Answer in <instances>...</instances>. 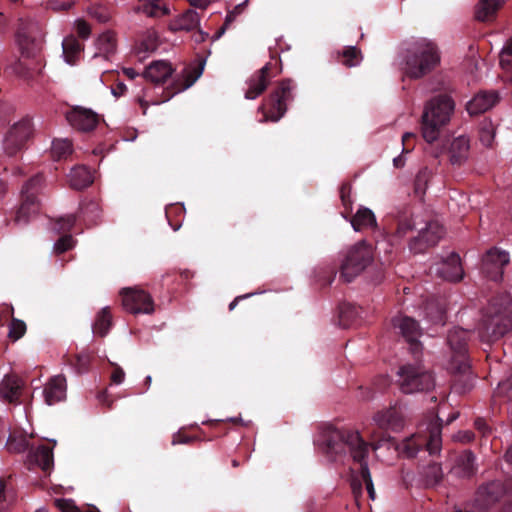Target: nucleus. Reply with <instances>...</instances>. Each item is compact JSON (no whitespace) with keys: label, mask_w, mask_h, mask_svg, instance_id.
<instances>
[{"label":"nucleus","mask_w":512,"mask_h":512,"mask_svg":"<svg viewBox=\"0 0 512 512\" xmlns=\"http://www.w3.org/2000/svg\"><path fill=\"white\" fill-rule=\"evenodd\" d=\"M440 63L437 45L429 39L419 38L409 43L405 56V74L418 79L432 71Z\"/></svg>","instance_id":"obj_1"},{"label":"nucleus","mask_w":512,"mask_h":512,"mask_svg":"<svg viewBox=\"0 0 512 512\" xmlns=\"http://www.w3.org/2000/svg\"><path fill=\"white\" fill-rule=\"evenodd\" d=\"M453 100L446 95L431 99L424 107L421 117V132L428 143L436 141L454 111Z\"/></svg>","instance_id":"obj_2"},{"label":"nucleus","mask_w":512,"mask_h":512,"mask_svg":"<svg viewBox=\"0 0 512 512\" xmlns=\"http://www.w3.org/2000/svg\"><path fill=\"white\" fill-rule=\"evenodd\" d=\"M512 329V299L506 297L486 308L479 334L483 341H492Z\"/></svg>","instance_id":"obj_3"},{"label":"nucleus","mask_w":512,"mask_h":512,"mask_svg":"<svg viewBox=\"0 0 512 512\" xmlns=\"http://www.w3.org/2000/svg\"><path fill=\"white\" fill-rule=\"evenodd\" d=\"M374 260L373 246L359 241L344 249L339 256V273L345 282H351L369 267Z\"/></svg>","instance_id":"obj_4"},{"label":"nucleus","mask_w":512,"mask_h":512,"mask_svg":"<svg viewBox=\"0 0 512 512\" xmlns=\"http://www.w3.org/2000/svg\"><path fill=\"white\" fill-rule=\"evenodd\" d=\"M292 89L290 81H282L269 98L258 107V112L263 116L259 121H279L287 110V102L292 99Z\"/></svg>","instance_id":"obj_5"},{"label":"nucleus","mask_w":512,"mask_h":512,"mask_svg":"<svg viewBox=\"0 0 512 512\" xmlns=\"http://www.w3.org/2000/svg\"><path fill=\"white\" fill-rule=\"evenodd\" d=\"M343 441L349 448L354 461L360 464V471L371 499L375 498L372 478L368 469L366 458L368 456V444L363 441L357 431H350L343 435Z\"/></svg>","instance_id":"obj_6"},{"label":"nucleus","mask_w":512,"mask_h":512,"mask_svg":"<svg viewBox=\"0 0 512 512\" xmlns=\"http://www.w3.org/2000/svg\"><path fill=\"white\" fill-rule=\"evenodd\" d=\"M398 374L401 391L405 394L429 391L434 387L432 374L421 366H404Z\"/></svg>","instance_id":"obj_7"},{"label":"nucleus","mask_w":512,"mask_h":512,"mask_svg":"<svg viewBox=\"0 0 512 512\" xmlns=\"http://www.w3.org/2000/svg\"><path fill=\"white\" fill-rule=\"evenodd\" d=\"M121 296L124 309L132 314H152L155 310L152 297L142 289L124 288Z\"/></svg>","instance_id":"obj_8"},{"label":"nucleus","mask_w":512,"mask_h":512,"mask_svg":"<svg viewBox=\"0 0 512 512\" xmlns=\"http://www.w3.org/2000/svg\"><path fill=\"white\" fill-rule=\"evenodd\" d=\"M447 339L451 349L457 353L459 358L457 361L454 359L451 361L450 369L459 373L466 372L469 369V365L465 357L468 332L461 328H454L449 332Z\"/></svg>","instance_id":"obj_9"},{"label":"nucleus","mask_w":512,"mask_h":512,"mask_svg":"<svg viewBox=\"0 0 512 512\" xmlns=\"http://www.w3.org/2000/svg\"><path fill=\"white\" fill-rule=\"evenodd\" d=\"M510 261L506 251L492 248L483 257L482 271L491 280L498 281L503 276V268Z\"/></svg>","instance_id":"obj_10"},{"label":"nucleus","mask_w":512,"mask_h":512,"mask_svg":"<svg viewBox=\"0 0 512 512\" xmlns=\"http://www.w3.org/2000/svg\"><path fill=\"white\" fill-rule=\"evenodd\" d=\"M32 132L30 120L24 119L14 124L4 139V149L8 155H14L28 140Z\"/></svg>","instance_id":"obj_11"},{"label":"nucleus","mask_w":512,"mask_h":512,"mask_svg":"<svg viewBox=\"0 0 512 512\" xmlns=\"http://www.w3.org/2000/svg\"><path fill=\"white\" fill-rule=\"evenodd\" d=\"M40 181V177H34L23 186L21 192L24 197V200L16 213V222L25 223L29 220L31 216L37 213L38 205L36 203L35 195L31 191L34 187L40 184Z\"/></svg>","instance_id":"obj_12"},{"label":"nucleus","mask_w":512,"mask_h":512,"mask_svg":"<svg viewBox=\"0 0 512 512\" xmlns=\"http://www.w3.org/2000/svg\"><path fill=\"white\" fill-rule=\"evenodd\" d=\"M67 121L77 130H93L99 121L98 115L91 109L77 106L66 114Z\"/></svg>","instance_id":"obj_13"},{"label":"nucleus","mask_w":512,"mask_h":512,"mask_svg":"<svg viewBox=\"0 0 512 512\" xmlns=\"http://www.w3.org/2000/svg\"><path fill=\"white\" fill-rule=\"evenodd\" d=\"M444 233V228L440 224L429 223L426 229L410 243V249L415 253H421L426 248L436 245Z\"/></svg>","instance_id":"obj_14"},{"label":"nucleus","mask_w":512,"mask_h":512,"mask_svg":"<svg viewBox=\"0 0 512 512\" xmlns=\"http://www.w3.org/2000/svg\"><path fill=\"white\" fill-rule=\"evenodd\" d=\"M373 422L380 429L400 431L404 427V416L398 407L391 406L375 413Z\"/></svg>","instance_id":"obj_15"},{"label":"nucleus","mask_w":512,"mask_h":512,"mask_svg":"<svg viewBox=\"0 0 512 512\" xmlns=\"http://www.w3.org/2000/svg\"><path fill=\"white\" fill-rule=\"evenodd\" d=\"M392 325L410 343L413 352L418 351L419 343L417 340L421 335V330L416 321L407 316H397L393 318Z\"/></svg>","instance_id":"obj_16"},{"label":"nucleus","mask_w":512,"mask_h":512,"mask_svg":"<svg viewBox=\"0 0 512 512\" xmlns=\"http://www.w3.org/2000/svg\"><path fill=\"white\" fill-rule=\"evenodd\" d=\"M269 71L270 63H267L246 81L247 87L244 92L246 99L254 100L265 91L271 79Z\"/></svg>","instance_id":"obj_17"},{"label":"nucleus","mask_w":512,"mask_h":512,"mask_svg":"<svg viewBox=\"0 0 512 512\" xmlns=\"http://www.w3.org/2000/svg\"><path fill=\"white\" fill-rule=\"evenodd\" d=\"M204 62H198L185 67L176 77L172 84L173 92L171 96L190 88L202 75Z\"/></svg>","instance_id":"obj_18"},{"label":"nucleus","mask_w":512,"mask_h":512,"mask_svg":"<svg viewBox=\"0 0 512 512\" xmlns=\"http://www.w3.org/2000/svg\"><path fill=\"white\" fill-rule=\"evenodd\" d=\"M67 381L63 375L49 379L43 389V396L48 405H54L66 398Z\"/></svg>","instance_id":"obj_19"},{"label":"nucleus","mask_w":512,"mask_h":512,"mask_svg":"<svg viewBox=\"0 0 512 512\" xmlns=\"http://www.w3.org/2000/svg\"><path fill=\"white\" fill-rule=\"evenodd\" d=\"M437 273L445 280L459 281L463 278V268L459 255L451 253L437 269Z\"/></svg>","instance_id":"obj_20"},{"label":"nucleus","mask_w":512,"mask_h":512,"mask_svg":"<svg viewBox=\"0 0 512 512\" xmlns=\"http://www.w3.org/2000/svg\"><path fill=\"white\" fill-rule=\"evenodd\" d=\"M174 72L171 63L165 60L153 61L144 72V77L156 84L164 83Z\"/></svg>","instance_id":"obj_21"},{"label":"nucleus","mask_w":512,"mask_h":512,"mask_svg":"<svg viewBox=\"0 0 512 512\" xmlns=\"http://www.w3.org/2000/svg\"><path fill=\"white\" fill-rule=\"evenodd\" d=\"M498 101L495 92H480L467 103V111L470 115L484 113L492 108Z\"/></svg>","instance_id":"obj_22"},{"label":"nucleus","mask_w":512,"mask_h":512,"mask_svg":"<svg viewBox=\"0 0 512 512\" xmlns=\"http://www.w3.org/2000/svg\"><path fill=\"white\" fill-rule=\"evenodd\" d=\"M27 463L40 467L44 472L50 471L53 466L52 449L43 445L32 448L28 453Z\"/></svg>","instance_id":"obj_23"},{"label":"nucleus","mask_w":512,"mask_h":512,"mask_svg":"<svg viewBox=\"0 0 512 512\" xmlns=\"http://www.w3.org/2000/svg\"><path fill=\"white\" fill-rule=\"evenodd\" d=\"M23 381L17 376H6L0 382V396L8 402H16L20 396Z\"/></svg>","instance_id":"obj_24"},{"label":"nucleus","mask_w":512,"mask_h":512,"mask_svg":"<svg viewBox=\"0 0 512 512\" xmlns=\"http://www.w3.org/2000/svg\"><path fill=\"white\" fill-rule=\"evenodd\" d=\"M505 0H479L475 7V18L481 22L492 21Z\"/></svg>","instance_id":"obj_25"},{"label":"nucleus","mask_w":512,"mask_h":512,"mask_svg":"<svg viewBox=\"0 0 512 512\" xmlns=\"http://www.w3.org/2000/svg\"><path fill=\"white\" fill-rule=\"evenodd\" d=\"M475 470V456L470 451H465L457 457L451 471L458 477H469Z\"/></svg>","instance_id":"obj_26"},{"label":"nucleus","mask_w":512,"mask_h":512,"mask_svg":"<svg viewBox=\"0 0 512 512\" xmlns=\"http://www.w3.org/2000/svg\"><path fill=\"white\" fill-rule=\"evenodd\" d=\"M62 49L65 62L69 65H75L80 59L83 47L74 36L70 35L64 38Z\"/></svg>","instance_id":"obj_27"},{"label":"nucleus","mask_w":512,"mask_h":512,"mask_svg":"<svg viewBox=\"0 0 512 512\" xmlns=\"http://www.w3.org/2000/svg\"><path fill=\"white\" fill-rule=\"evenodd\" d=\"M70 185L75 189H83L93 182L91 171L85 166L74 167L69 174Z\"/></svg>","instance_id":"obj_28"},{"label":"nucleus","mask_w":512,"mask_h":512,"mask_svg":"<svg viewBox=\"0 0 512 512\" xmlns=\"http://www.w3.org/2000/svg\"><path fill=\"white\" fill-rule=\"evenodd\" d=\"M136 11L141 12L148 17L156 18L169 13L168 7L163 0H141Z\"/></svg>","instance_id":"obj_29"},{"label":"nucleus","mask_w":512,"mask_h":512,"mask_svg":"<svg viewBox=\"0 0 512 512\" xmlns=\"http://www.w3.org/2000/svg\"><path fill=\"white\" fill-rule=\"evenodd\" d=\"M350 222L355 231H360L364 228L375 226L376 218L370 209L360 208Z\"/></svg>","instance_id":"obj_30"},{"label":"nucleus","mask_w":512,"mask_h":512,"mask_svg":"<svg viewBox=\"0 0 512 512\" xmlns=\"http://www.w3.org/2000/svg\"><path fill=\"white\" fill-rule=\"evenodd\" d=\"M199 24V14L194 10H187L176 19L174 22V28L178 30L190 31L197 28Z\"/></svg>","instance_id":"obj_31"},{"label":"nucleus","mask_w":512,"mask_h":512,"mask_svg":"<svg viewBox=\"0 0 512 512\" xmlns=\"http://www.w3.org/2000/svg\"><path fill=\"white\" fill-rule=\"evenodd\" d=\"M469 139L465 136H459L451 143V161L452 163H460L466 158L469 150Z\"/></svg>","instance_id":"obj_32"},{"label":"nucleus","mask_w":512,"mask_h":512,"mask_svg":"<svg viewBox=\"0 0 512 512\" xmlns=\"http://www.w3.org/2000/svg\"><path fill=\"white\" fill-rule=\"evenodd\" d=\"M17 42L20 46L22 54H26L27 57L36 56L41 50V40L30 39L26 34L22 32L17 33Z\"/></svg>","instance_id":"obj_33"},{"label":"nucleus","mask_w":512,"mask_h":512,"mask_svg":"<svg viewBox=\"0 0 512 512\" xmlns=\"http://www.w3.org/2000/svg\"><path fill=\"white\" fill-rule=\"evenodd\" d=\"M500 66L506 81L512 82V38L503 46L500 53Z\"/></svg>","instance_id":"obj_34"},{"label":"nucleus","mask_w":512,"mask_h":512,"mask_svg":"<svg viewBox=\"0 0 512 512\" xmlns=\"http://www.w3.org/2000/svg\"><path fill=\"white\" fill-rule=\"evenodd\" d=\"M111 327V314L107 307L101 309L93 324V332L100 337L105 336Z\"/></svg>","instance_id":"obj_35"},{"label":"nucleus","mask_w":512,"mask_h":512,"mask_svg":"<svg viewBox=\"0 0 512 512\" xmlns=\"http://www.w3.org/2000/svg\"><path fill=\"white\" fill-rule=\"evenodd\" d=\"M98 51L104 55L113 53L116 49V36L111 31H106L99 35L96 40Z\"/></svg>","instance_id":"obj_36"},{"label":"nucleus","mask_w":512,"mask_h":512,"mask_svg":"<svg viewBox=\"0 0 512 512\" xmlns=\"http://www.w3.org/2000/svg\"><path fill=\"white\" fill-rule=\"evenodd\" d=\"M495 135L496 127L492 121L484 119L479 127V139L481 143L486 147H491L493 145Z\"/></svg>","instance_id":"obj_37"},{"label":"nucleus","mask_w":512,"mask_h":512,"mask_svg":"<svg viewBox=\"0 0 512 512\" xmlns=\"http://www.w3.org/2000/svg\"><path fill=\"white\" fill-rule=\"evenodd\" d=\"M425 439L420 435H413L406 439L402 446L401 452L408 458L416 456L420 448L424 445Z\"/></svg>","instance_id":"obj_38"},{"label":"nucleus","mask_w":512,"mask_h":512,"mask_svg":"<svg viewBox=\"0 0 512 512\" xmlns=\"http://www.w3.org/2000/svg\"><path fill=\"white\" fill-rule=\"evenodd\" d=\"M72 151V143L68 139H55L52 142L51 153L57 160L67 158L71 155Z\"/></svg>","instance_id":"obj_39"},{"label":"nucleus","mask_w":512,"mask_h":512,"mask_svg":"<svg viewBox=\"0 0 512 512\" xmlns=\"http://www.w3.org/2000/svg\"><path fill=\"white\" fill-rule=\"evenodd\" d=\"M82 215L89 225H95L100 219L101 210L97 203L88 202L82 207Z\"/></svg>","instance_id":"obj_40"},{"label":"nucleus","mask_w":512,"mask_h":512,"mask_svg":"<svg viewBox=\"0 0 512 512\" xmlns=\"http://www.w3.org/2000/svg\"><path fill=\"white\" fill-rule=\"evenodd\" d=\"M342 57V63L349 68L359 65L362 61L361 51L354 46H350L344 49L342 52Z\"/></svg>","instance_id":"obj_41"},{"label":"nucleus","mask_w":512,"mask_h":512,"mask_svg":"<svg viewBox=\"0 0 512 512\" xmlns=\"http://www.w3.org/2000/svg\"><path fill=\"white\" fill-rule=\"evenodd\" d=\"M424 444L426 445L427 450L430 454H436L440 451L441 448V432L439 427H434L430 431L429 439L426 440Z\"/></svg>","instance_id":"obj_42"},{"label":"nucleus","mask_w":512,"mask_h":512,"mask_svg":"<svg viewBox=\"0 0 512 512\" xmlns=\"http://www.w3.org/2000/svg\"><path fill=\"white\" fill-rule=\"evenodd\" d=\"M87 13L100 23H106L110 20L111 16L105 6L94 4L88 7Z\"/></svg>","instance_id":"obj_43"},{"label":"nucleus","mask_w":512,"mask_h":512,"mask_svg":"<svg viewBox=\"0 0 512 512\" xmlns=\"http://www.w3.org/2000/svg\"><path fill=\"white\" fill-rule=\"evenodd\" d=\"M26 333V324L19 319H13L9 325L8 336L13 341L19 340Z\"/></svg>","instance_id":"obj_44"},{"label":"nucleus","mask_w":512,"mask_h":512,"mask_svg":"<svg viewBox=\"0 0 512 512\" xmlns=\"http://www.w3.org/2000/svg\"><path fill=\"white\" fill-rule=\"evenodd\" d=\"M7 448L11 452L22 453L27 450L28 442L24 437H9Z\"/></svg>","instance_id":"obj_45"},{"label":"nucleus","mask_w":512,"mask_h":512,"mask_svg":"<svg viewBox=\"0 0 512 512\" xmlns=\"http://www.w3.org/2000/svg\"><path fill=\"white\" fill-rule=\"evenodd\" d=\"M427 316L431 318L434 323H444V311L434 303L426 306Z\"/></svg>","instance_id":"obj_46"},{"label":"nucleus","mask_w":512,"mask_h":512,"mask_svg":"<svg viewBox=\"0 0 512 512\" xmlns=\"http://www.w3.org/2000/svg\"><path fill=\"white\" fill-rule=\"evenodd\" d=\"M74 30L77 35L83 39H88L91 35V26L84 19H76L74 21Z\"/></svg>","instance_id":"obj_47"},{"label":"nucleus","mask_w":512,"mask_h":512,"mask_svg":"<svg viewBox=\"0 0 512 512\" xmlns=\"http://www.w3.org/2000/svg\"><path fill=\"white\" fill-rule=\"evenodd\" d=\"M245 3H246V1L244 3H241L238 6H236L233 11H230V12L227 13V15L225 17L224 25L219 30V32L217 34V38H219L221 35L224 34L225 30L236 19L237 15L240 13V10H241V8L243 7V5Z\"/></svg>","instance_id":"obj_48"},{"label":"nucleus","mask_w":512,"mask_h":512,"mask_svg":"<svg viewBox=\"0 0 512 512\" xmlns=\"http://www.w3.org/2000/svg\"><path fill=\"white\" fill-rule=\"evenodd\" d=\"M91 361V355L87 352H81L76 356L75 368L78 373L87 371Z\"/></svg>","instance_id":"obj_49"},{"label":"nucleus","mask_w":512,"mask_h":512,"mask_svg":"<svg viewBox=\"0 0 512 512\" xmlns=\"http://www.w3.org/2000/svg\"><path fill=\"white\" fill-rule=\"evenodd\" d=\"M55 504L62 512H80L74 501L70 499H57Z\"/></svg>","instance_id":"obj_50"},{"label":"nucleus","mask_w":512,"mask_h":512,"mask_svg":"<svg viewBox=\"0 0 512 512\" xmlns=\"http://www.w3.org/2000/svg\"><path fill=\"white\" fill-rule=\"evenodd\" d=\"M73 246V238L71 236H64L54 244V249L58 253H63Z\"/></svg>","instance_id":"obj_51"},{"label":"nucleus","mask_w":512,"mask_h":512,"mask_svg":"<svg viewBox=\"0 0 512 512\" xmlns=\"http://www.w3.org/2000/svg\"><path fill=\"white\" fill-rule=\"evenodd\" d=\"M112 365H113L114 369L111 373V381H112V383H114L116 385H120L125 380V372L117 364L112 363Z\"/></svg>","instance_id":"obj_52"},{"label":"nucleus","mask_w":512,"mask_h":512,"mask_svg":"<svg viewBox=\"0 0 512 512\" xmlns=\"http://www.w3.org/2000/svg\"><path fill=\"white\" fill-rule=\"evenodd\" d=\"M453 437L457 441L467 443V442L472 441L474 435L471 431H460L457 434H455Z\"/></svg>","instance_id":"obj_53"},{"label":"nucleus","mask_w":512,"mask_h":512,"mask_svg":"<svg viewBox=\"0 0 512 512\" xmlns=\"http://www.w3.org/2000/svg\"><path fill=\"white\" fill-rule=\"evenodd\" d=\"M392 445L390 443V437H383L382 439L380 440H376L374 438V436H372V442H371V446L373 448L374 451H377L378 449H380L383 445Z\"/></svg>","instance_id":"obj_54"},{"label":"nucleus","mask_w":512,"mask_h":512,"mask_svg":"<svg viewBox=\"0 0 512 512\" xmlns=\"http://www.w3.org/2000/svg\"><path fill=\"white\" fill-rule=\"evenodd\" d=\"M191 441H193L192 437L181 435L180 433H177L173 436L172 445L187 444V443H190Z\"/></svg>","instance_id":"obj_55"},{"label":"nucleus","mask_w":512,"mask_h":512,"mask_svg":"<svg viewBox=\"0 0 512 512\" xmlns=\"http://www.w3.org/2000/svg\"><path fill=\"white\" fill-rule=\"evenodd\" d=\"M432 474L433 475V481L434 482H438L440 479H441V476H442V472H441V468L439 465L437 464H433L429 467V472H428V475L429 474Z\"/></svg>","instance_id":"obj_56"},{"label":"nucleus","mask_w":512,"mask_h":512,"mask_svg":"<svg viewBox=\"0 0 512 512\" xmlns=\"http://www.w3.org/2000/svg\"><path fill=\"white\" fill-rule=\"evenodd\" d=\"M192 6L199 8V9H206L209 4L211 3V0H187Z\"/></svg>","instance_id":"obj_57"},{"label":"nucleus","mask_w":512,"mask_h":512,"mask_svg":"<svg viewBox=\"0 0 512 512\" xmlns=\"http://www.w3.org/2000/svg\"><path fill=\"white\" fill-rule=\"evenodd\" d=\"M412 229H413V225L410 223V221H405L399 225L398 233L401 235H405L407 232L411 231Z\"/></svg>","instance_id":"obj_58"},{"label":"nucleus","mask_w":512,"mask_h":512,"mask_svg":"<svg viewBox=\"0 0 512 512\" xmlns=\"http://www.w3.org/2000/svg\"><path fill=\"white\" fill-rule=\"evenodd\" d=\"M123 74L129 79H134L138 75V73L133 68H124Z\"/></svg>","instance_id":"obj_59"},{"label":"nucleus","mask_w":512,"mask_h":512,"mask_svg":"<svg viewBox=\"0 0 512 512\" xmlns=\"http://www.w3.org/2000/svg\"><path fill=\"white\" fill-rule=\"evenodd\" d=\"M475 426L478 430L483 431L486 434V422L483 419H477L475 421Z\"/></svg>","instance_id":"obj_60"},{"label":"nucleus","mask_w":512,"mask_h":512,"mask_svg":"<svg viewBox=\"0 0 512 512\" xmlns=\"http://www.w3.org/2000/svg\"><path fill=\"white\" fill-rule=\"evenodd\" d=\"M246 296H239V297H236L230 304H229V310H233L237 304H238V301L242 298H245Z\"/></svg>","instance_id":"obj_61"},{"label":"nucleus","mask_w":512,"mask_h":512,"mask_svg":"<svg viewBox=\"0 0 512 512\" xmlns=\"http://www.w3.org/2000/svg\"><path fill=\"white\" fill-rule=\"evenodd\" d=\"M505 457H506V460L509 462V463H512V445L510 446V448L507 450L506 454H505Z\"/></svg>","instance_id":"obj_62"},{"label":"nucleus","mask_w":512,"mask_h":512,"mask_svg":"<svg viewBox=\"0 0 512 512\" xmlns=\"http://www.w3.org/2000/svg\"><path fill=\"white\" fill-rule=\"evenodd\" d=\"M341 199H342L344 205H347V203H346V188L345 187L341 188Z\"/></svg>","instance_id":"obj_63"},{"label":"nucleus","mask_w":512,"mask_h":512,"mask_svg":"<svg viewBox=\"0 0 512 512\" xmlns=\"http://www.w3.org/2000/svg\"><path fill=\"white\" fill-rule=\"evenodd\" d=\"M139 102H140V105H141V106L143 107V109H144V113H146V110H147V108H148V102H147V101H145V100H144V99H142V98H140V99H139Z\"/></svg>","instance_id":"obj_64"}]
</instances>
